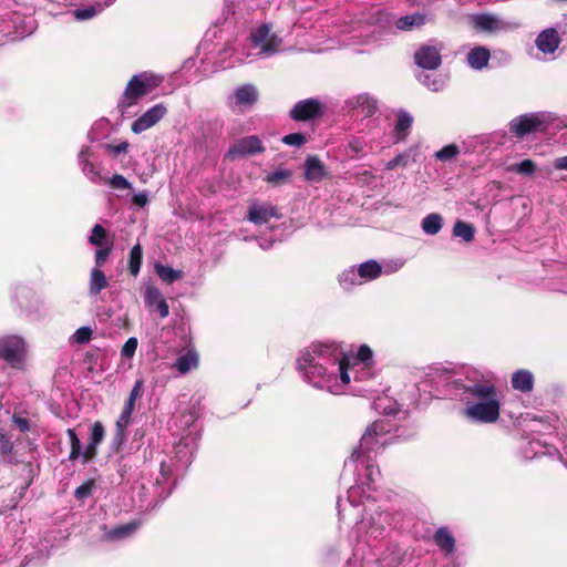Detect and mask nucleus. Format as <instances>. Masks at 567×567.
Here are the masks:
<instances>
[{"label": "nucleus", "instance_id": "nucleus-1", "mask_svg": "<svg viewBox=\"0 0 567 567\" xmlns=\"http://www.w3.org/2000/svg\"><path fill=\"white\" fill-rule=\"evenodd\" d=\"M163 79L148 73H141L133 75L123 92L122 97L117 103L121 113L137 104V102L156 89Z\"/></svg>", "mask_w": 567, "mask_h": 567}, {"label": "nucleus", "instance_id": "nucleus-2", "mask_svg": "<svg viewBox=\"0 0 567 567\" xmlns=\"http://www.w3.org/2000/svg\"><path fill=\"white\" fill-rule=\"evenodd\" d=\"M549 124L550 120L546 113H526L514 117L508 124V131L522 140L532 133L545 132Z\"/></svg>", "mask_w": 567, "mask_h": 567}, {"label": "nucleus", "instance_id": "nucleus-3", "mask_svg": "<svg viewBox=\"0 0 567 567\" xmlns=\"http://www.w3.org/2000/svg\"><path fill=\"white\" fill-rule=\"evenodd\" d=\"M27 354V346L22 338L7 336L0 338V360H4L14 369H22Z\"/></svg>", "mask_w": 567, "mask_h": 567}, {"label": "nucleus", "instance_id": "nucleus-4", "mask_svg": "<svg viewBox=\"0 0 567 567\" xmlns=\"http://www.w3.org/2000/svg\"><path fill=\"white\" fill-rule=\"evenodd\" d=\"M463 413L478 423H494L501 415V402L498 399L483 400L467 405Z\"/></svg>", "mask_w": 567, "mask_h": 567}, {"label": "nucleus", "instance_id": "nucleus-5", "mask_svg": "<svg viewBox=\"0 0 567 567\" xmlns=\"http://www.w3.org/2000/svg\"><path fill=\"white\" fill-rule=\"evenodd\" d=\"M271 23H262L250 32V40L255 47L261 49V52L272 54L277 52L281 44V39L271 32Z\"/></svg>", "mask_w": 567, "mask_h": 567}, {"label": "nucleus", "instance_id": "nucleus-6", "mask_svg": "<svg viewBox=\"0 0 567 567\" xmlns=\"http://www.w3.org/2000/svg\"><path fill=\"white\" fill-rule=\"evenodd\" d=\"M266 151L261 140L257 135H249L236 141L227 151L226 157L236 159L245 156L261 154Z\"/></svg>", "mask_w": 567, "mask_h": 567}, {"label": "nucleus", "instance_id": "nucleus-7", "mask_svg": "<svg viewBox=\"0 0 567 567\" xmlns=\"http://www.w3.org/2000/svg\"><path fill=\"white\" fill-rule=\"evenodd\" d=\"M392 430L393 424L389 420L380 419L374 421L367 427L365 432L361 436V449H363L365 452L373 451L379 443V439L391 433Z\"/></svg>", "mask_w": 567, "mask_h": 567}, {"label": "nucleus", "instance_id": "nucleus-8", "mask_svg": "<svg viewBox=\"0 0 567 567\" xmlns=\"http://www.w3.org/2000/svg\"><path fill=\"white\" fill-rule=\"evenodd\" d=\"M323 104L313 97L297 102L289 112L291 120L296 122H307L319 117L323 113Z\"/></svg>", "mask_w": 567, "mask_h": 567}, {"label": "nucleus", "instance_id": "nucleus-9", "mask_svg": "<svg viewBox=\"0 0 567 567\" xmlns=\"http://www.w3.org/2000/svg\"><path fill=\"white\" fill-rule=\"evenodd\" d=\"M166 114L167 107L163 103L155 104L132 123L131 130L141 134L156 125Z\"/></svg>", "mask_w": 567, "mask_h": 567}, {"label": "nucleus", "instance_id": "nucleus-10", "mask_svg": "<svg viewBox=\"0 0 567 567\" xmlns=\"http://www.w3.org/2000/svg\"><path fill=\"white\" fill-rule=\"evenodd\" d=\"M415 64L424 70H436L442 63L440 49L434 45L423 44L414 53Z\"/></svg>", "mask_w": 567, "mask_h": 567}, {"label": "nucleus", "instance_id": "nucleus-11", "mask_svg": "<svg viewBox=\"0 0 567 567\" xmlns=\"http://www.w3.org/2000/svg\"><path fill=\"white\" fill-rule=\"evenodd\" d=\"M278 208L272 204L252 205L248 209V219L255 225H265L271 218H280Z\"/></svg>", "mask_w": 567, "mask_h": 567}, {"label": "nucleus", "instance_id": "nucleus-12", "mask_svg": "<svg viewBox=\"0 0 567 567\" xmlns=\"http://www.w3.org/2000/svg\"><path fill=\"white\" fill-rule=\"evenodd\" d=\"M105 435V429L100 421L93 423L90 433V441L83 451V463H87L96 457L97 446L102 443Z\"/></svg>", "mask_w": 567, "mask_h": 567}, {"label": "nucleus", "instance_id": "nucleus-13", "mask_svg": "<svg viewBox=\"0 0 567 567\" xmlns=\"http://www.w3.org/2000/svg\"><path fill=\"white\" fill-rule=\"evenodd\" d=\"M145 303L150 308H154L161 318H166L169 315V307L163 297L162 292L156 287H147L145 291Z\"/></svg>", "mask_w": 567, "mask_h": 567}, {"label": "nucleus", "instance_id": "nucleus-14", "mask_svg": "<svg viewBox=\"0 0 567 567\" xmlns=\"http://www.w3.org/2000/svg\"><path fill=\"white\" fill-rule=\"evenodd\" d=\"M141 522L132 520L123 525H117L111 529H106V526H103L102 529L105 530L103 538L107 542H114L127 538L132 536L137 528L140 527Z\"/></svg>", "mask_w": 567, "mask_h": 567}, {"label": "nucleus", "instance_id": "nucleus-15", "mask_svg": "<svg viewBox=\"0 0 567 567\" xmlns=\"http://www.w3.org/2000/svg\"><path fill=\"white\" fill-rule=\"evenodd\" d=\"M473 27L478 31L495 32L503 29V22L494 14L478 13L472 17Z\"/></svg>", "mask_w": 567, "mask_h": 567}, {"label": "nucleus", "instance_id": "nucleus-16", "mask_svg": "<svg viewBox=\"0 0 567 567\" xmlns=\"http://www.w3.org/2000/svg\"><path fill=\"white\" fill-rule=\"evenodd\" d=\"M559 43L558 32L553 28L542 31L536 39V45L543 53H554Z\"/></svg>", "mask_w": 567, "mask_h": 567}, {"label": "nucleus", "instance_id": "nucleus-17", "mask_svg": "<svg viewBox=\"0 0 567 567\" xmlns=\"http://www.w3.org/2000/svg\"><path fill=\"white\" fill-rule=\"evenodd\" d=\"M327 175L326 167L316 155L308 156L305 162V178L310 182H320Z\"/></svg>", "mask_w": 567, "mask_h": 567}, {"label": "nucleus", "instance_id": "nucleus-18", "mask_svg": "<svg viewBox=\"0 0 567 567\" xmlns=\"http://www.w3.org/2000/svg\"><path fill=\"white\" fill-rule=\"evenodd\" d=\"M465 393H468L477 399L491 400L498 399L496 386L491 382H480L472 385L464 386Z\"/></svg>", "mask_w": 567, "mask_h": 567}, {"label": "nucleus", "instance_id": "nucleus-19", "mask_svg": "<svg viewBox=\"0 0 567 567\" xmlns=\"http://www.w3.org/2000/svg\"><path fill=\"white\" fill-rule=\"evenodd\" d=\"M236 104L240 106H252L258 100V92L251 84H244L236 89L234 93Z\"/></svg>", "mask_w": 567, "mask_h": 567}, {"label": "nucleus", "instance_id": "nucleus-20", "mask_svg": "<svg viewBox=\"0 0 567 567\" xmlns=\"http://www.w3.org/2000/svg\"><path fill=\"white\" fill-rule=\"evenodd\" d=\"M350 104L353 109H360L364 116H372L378 111V101L369 93L355 96Z\"/></svg>", "mask_w": 567, "mask_h": 567}, {"label": "nucleus", "instance_id": "nucleus-21", "mask_svg": "<svg viewBox=\"0 0 567 567\" xmlns=\"http://www.w3.org/2000/svg\"><path fill=\"white\" fill-rule=\"evenodd\" d=\"M512 386L515 390L527 393L534 389V375L528 370H518L512 377Z\"/></svg>", "mask_w": 567, "mask_h": 567}, {"label": "nucleus", "instance_id": "nucleus-22", "mask_svg": "<svg viewBox=\"0 0 567 567\" xmlns=\"http://www.w3.org/2000/svg\"><path fill=\"white\" fill-rule=\"evenodd\" d=\"M330 347L328 346H315L313 351L309 349H305L300 352L297 358V369L302 371L303 374L306 371L316 362L313 353L322 354L324 351H328Z\"/></svg>", "mask_w": 567, "mask_h": 567}, {"label": "nucleus", "instance_id": "nucleus-23", "mask_svg": "<svg viewBox=\"0 0 567 567\" xmlns=\"http://www.w3.org/2000/svg\"><path fill=\"white\" fill-rule=\"evenodd\" d=\"M491 58L489 50L485 47H476L467 53V63L475 70H482L488 64Z\"/></svg>", "mask_w": 567, "mask_h": 567}, {"label": "nucleus", "instance_id": "nucleus-24", "mask_svg": "<svg viewBox=\"0 0 567 567\" xmlns=\"http://www.w3.org/2000/svg\"><path fill=\"white\" fill-rule=\"evenodd\" d=\"M398 121L394 126V134L396 142H402L406 138L409 131L413 123V117L405 111H399Z\"/></svg>", "mask_w": 567, "mask_h": 567}, {"label": "nucleus", "instance_id": "nucleus-25", "mask_svg": "<svg viewBox=\"0 0 567 567\" xmlns=\"http://www.w3.org/2000/svg\"><path fill=\"white\" fill-rule=\"evenodd\" d=\"M89 243L95 247H105L114 245L113 238H111L106 229L101 224H95L89 236Z\"/></svg>", "mask_w": 567, "mask_h": 567}, {"label": "nucleus", "instance_id": "nucleus-26", "mask_svg": "<svg viewBox=\"0 0 567 567\" xmlns=\"http://www.w3.org/2000/svg\"><path fill=\"white\" fill-rule=\"evenodd\" d=\"M435 544L445 553L451 554L455 548V539L446 527H440L434 534Z\"/></svg>", "mask_w": 567, "mask_h": 567}, {"label": "nucleus", "instance_id": "nucleus-27", "mask_svg": "<svg viewBox=\"0 0 567 567\" xmlns=\"http://www.w3.org/2000/svg\"><path fill=\"white\" fill-rule=\"evenodd\" d=\"M382 272V267L377 260H369L361 264L358 275L363 281L377 279Z\"/></svg>", "mask_w": 567, "mask_h": 567}, {"label": "nucleus", "instance_id": "nucleus-28", "mask_svg": "<svg viewBox=\"0 0 567 567\" xmlns=\"http://www.w3.org/2000/svg\"><path fill=\"white\" fill-rule=\"evenodd\" d=\"M107 285L109 284L105 274L99 268L92 269L89 282L90 293L96 296L103 289H105Z\"/></svg>", "mask_w": 567, "mask_h": 567}, {"label": "nucleus", "instance_id": "nucleus-29", "mask_svg": "<svg viewBox=\"0 0 567 567\" xmlns=\"http://www.w3.org/2000/svg\"><path fill=\"white\" fill-rule=\"evenodd\" d=\"M426 23V16L423 13H413L401 17L396 21V28L400 30H411L414 27L419 28Z\"/></svg>", "mask_w": 567, "mask_h": 567}, {"label": "nucleus", "instance_id": "nucleus-30", "mask_svg": "<svg viewBox=\"0 0 567 567\" xmlns=\"http://www.w3.org/2000/svg\"><path fill=\"white\" fill-rule=\"evenodd\" d=\"M422 230L427 235H436L443 227V218L440 214L432 213L422 219Z\"/></svg>", "mask_w": 567, "mask_h": 567}, {"label": "nucleus", "instance_id": "nucleus-31", "mask_svg": "<svg viewBox=\"0 0 567 567\" xmlns=\"http://www.w3.org/2000/svg\"><path fill=\"white\" fill-rule=\"evenodd\" d=\"M143 260V248L140 244L132 247L128 256V271L133 277L140 274Z\"/></svg>", "mask_w": 567, "mask_h": 567}, {"label": "nucleus", "instance_id": "nucleus-32", "mask_svg": "<svg viewBox=\"0 0 567 567\" xmlns=\"http://www.w3.org/2000/svg\"><path fill=\"white\" fill-rule=\"evenodd\" d=\"M197 365V354L194 351H187L177 358L174 368L183 374L187 373L192 368Z\"/></svg>", "mask_w": 567, "mask_h": 567}, {"label": "nucleus", "instance_id": "nucleus-33", "mask_svg": "<svg viewBox=\"0 0 567 567\" xmlns=\"http://www.w3.org/2000/svg\"><path fill=\"white\" fill-rule=\"evenodd\" d=\"M453 236L462 238L466 243L474 240L475 228L472 224L457 220L453 226Z\"/></svg>", "mask_w": 567, "mask_h": 567}, {"label": "nucleus", "instance_id": "nucleus-34", "mask_svg": "<svg viewBox=\"0 0 567 567\" xmlns=\"http://www.w3.org/2000/svg\"><path fill=\"white\" fill-rule=\"evenodd\" d=\"M292 172L287 168L276 169L274 173L268 174L265 181L274 187H279L290 182Z\"/></svg>", "mask_w": 567, "mask_h": 567}, {"label": "nucleus", "instance_id": "nucleus-35", "mask_svg": "<svg viewBox=\"0 0 567 567\" xmlns=\"http://www.w3.org/2000/svg\"><path fill=\"white\" fill-rule=\"evenodd\" d=\"M155 271L157 276L166 284H173L183 277L182 270H175L172 267L162 264H155Z\"/></svg>", "mask_w": 567, "mask_h": 567}, {"label": "nucleus", "instance_id": "nucleus-36", "mask_svg": "<svg viewBox=\"0 0 567 567\" xmlns=\"http://www.w3.org/2000/svg\"><path fill=\"white\" fill-rule=\"evenodd\" d=\"M326 375L327 369L317 362H315L305 373V378L316 386L320 384L321 380L326 379Z\"/></svg>", "mask_w": 567, "mask_h": 567}, {"label": "nucleus", "instance_id": "nucleus-37", "mask_svg": "<svg viewBox=\"0 0 567 567\" xmlns=\"http://www.w3.org/2000/svg\"><path fill=\"white\" fill-rule=\"evenodd\" d=\"M536 163L532 159H524L519 163L511 165L507 169L511 172H515L520 175L532 176L536 172Z\"/></svg>", "mask_w": 567, "mask_h": 567}, {"label": "nucleus", "instance_id": "nucleus-38", "mask_svg": "<svg viewBox=\"0 0 567 567\" xmlns=\"http://www.w3.org/2000/svg\"><path fill=\"white\" fill-rule=\"evenodd\" d=\"M66 434L69 436L70 445H71L69 460L75 461L83 454V452L81 451V441L73 429H68Z\"/></svg>", "mask_w": 567, "mask_h": 567}, {"label": "nucleus", "instance_id": "nucleus-39", "mask_svg": "<svg viewBox=\"0 0 567 567\" xmlns=\"http://www.w3.org/2000/svg\"><path fill=\"white\" fill-rule=\"evenodd\" d=\"M458 153L460 148L456 144H449L437 151L434 156L437 161L446 162L455 158Z\"/></svg>", "mask_w": 567, "mask_h": 567}, {"label": "nucleus", "instance_id": "nucleus-40", "mask_svg": "<svg viewBox=\"0 0 567 567\" xmlns=\"http://www.w3.org/2000/svg\"><path fill=\"white\" fill-rule=\"evenodd\" d=\"M359 275H358V270L355 271L354 269H349V270H346L343 271L340 277H339V282L346 287V288H349L353 285H361L363 281L359 280Z\"/></svg>", "mask_w": 567, "mask_h": 567}, {"label": "nucleus", "instance_id": "nucleus-41", "mask_svg": "<svg viewBox=\"0 0 567 567\" xmlns=\"http://www.w3.org/2000/svg\"><path fill=\"white\" fill-rule=\"evenodd\" d=\"M93 488H94V481L87 480L74 491V497L78 501H83L92 494Z\"/></svg>", "mask_w": 567, "mask_h": 567}, {"label": "nucleus", "instance_id": "nucleus-42", "mask_svg": "<svg viewBox=\"0 0 567 567\" xmlns=\"http://www.w3.org/2000/svg\"><path fill=\"white\" fill-rule=\"evenodd\" d=\"M281 141L286 145L300 147L307 142V137L303 133H291L285 135Z\"/></svg>", "mask_w": 567, "mask_h": 567}, {"label": "nucleus", "instance_id": "nucleus-43", "mask_svg": "<svg viewBox=\"0 0 567 567\" xmlns=\"http://www.w3.org/2000/svg\"><path fill=\"white\" fill-rule=\"evenodd\" d=\"M113 250V245L111 246H105V247H100L96 251H95V265H96V268H101L104 266V264L106 262L109 256L111 255Z\"/></svg>", "mask_w": 567, "mask_h": 567}, {"label": "nucleus", "instance_id": "nucleus-44", "mask_svg": "<svg viewBox=\"0 0 567 567\" xmlns=\"http://www.w3.org/2000/svg\"><path fill=\"white\" fill-rule=\"evenodd\" d=\"M110 185L116 189H127L132 187L131 183L121 174H114L110 178Z\"/></svg>", "mask_w": 567, "mask_h": 567}, {"label": "nucleus", "instance_id": "nucleus-45", "mask_svg": "<svg viewBox=\"0 0 567 567\" xmlns=\"http://www.w3.org/2000/svg\"><path fill=\"white\" fill-rule=\"evenodd\" d=\"M91 337H92V329L89 327L79 328L73 336L75 342H78V343H86L91 340Z\"/></svg>", "mask_w": 567, "mask_h": 567}, {"label": "nucleus", "instance_id": "nucleus-46", "mask_svg": "<svg viewBox=\"0 0 567 567\" xmlns=\"http://www.w3.org/2000/svg\"><path fill=\"white\" fill-rule=\"evenodd\" d=\"M137 348V339L132 337L126 340L122 348V355L125 358H132Z\"/></svg>", "mask_w": 567, "mask_h": 567}, {"label": "nucleus", "instance_id": "nucleus-47", "mask_svg": "<svg viewBox=\"0 0 567 567\" xmlns=\"http://www.w3.org/2000/svg\"><path fill=\"white\" fill-rule=\"evenodd\" d=\"M409 161V156L405 154H398L391 161H389L385 165L386 169H394L399 166H406Z\"/></svg>", "mask_w": 567, "mask_h": 567}, {"label": "nucleus", "instance_id": "nucleus-48", "mask_svg": "<svg viewBox=\"0 0 567 567\" xmlns=\"http://www.w3.org/2000/svg\"><path fill=\"white\" fill-rule=\"evenodd\" d=\"M348 368H349V360L347 357H343L339 361V370H340V379L342 383L347 384L350 382V377L348 374Z\"/></svg>", "mask_w": 567, "mask_h": 567}, {"label": "nucleus", "instance_id": "nucleus-49", "mask_svg": "<svg viewBox=\"0 0 567 567\" xmlns=\"http://www.w3.org/2000/svg\"><path fill=\"white\" fill-rule=\"evenodd\" d=\"M357 358L359 361L367 363L369 360L372 359V350L369 346L362 344L360 346Z\"/></svg>", "mask_w": 567, "mask_h": 567}, {"label": "nucleus", "instance_id": "nucleus-50", "mask_svg": "<svg viewBox=\"0 0 567 567\" xmlns=\"http://www.w3.org/2000/svg\"><path fill=\"white\" fill-rule=\"evenodd\" d=\"M12 422L19 427L21 432L25 433L30 431V422L28 419L13 414Z\"/></svg>", "mask_w": 567, "mask_h": 567}, {"label": "nucleus", "instance_id": "nucleus-51", "mask_svg": "<svg viewBox=\"0 0 567 567\" xmlns=\"http://www.w3.org/2000/svg\"><path fill=\"white\" fill-rule=\"evenodd\" d=\"M143 385H144V381L142 379L136 380L133 389L131 390L128 399L136 401L138 398H141L142 393H143Z\"/></svg>", "mask_w": 567, "mask_h": 567}, {"label": "nucleus", "instance_id": "nucleus-52", "mask_svg": "<svg viewBox=\"0 0 567 567\" xmlns=\"http://www.w3.org/2000/svg\"><path fill=\"white\" fill-rule=\"evenodd\" d=\"M95 8L89 7L86 9H78L74 12V16L79 20H86L95 16Z\"/></svg>", "mask_w": 567, "mask_h": 567}, {"label": "nucleus", "instance_id": "nucleus-53", "mask_svg": "<svg viewBox=\"0 0 567 567\" xmlns=\"http://www.w3.org/2000/svg\"><path fill=\"white\" fill-rule=\"evenodd\" d=\"M124 442H125V432H123L121 430L120 431L115 430L113 439H112V444L114 446V450L116 452L120 451L122 445L124 444Z\"/></svg>", "mask_w": 567, "mask_h": 567}, {"label": "nucleus", "instance_id": "nucleus-54", "mask_svg": "<svg viewBox=\"0 0 567 567\" xmlns=\"http://www.w3.org/2000/svg\"><path fill=\"white\" fill-rule=\"evenodd\" d=\"M131 419H132L131 415L121 413L118 419L116 420L115 430H118V431L121 430V431L125 432L126 427L131 423Z\"/></svg>", "mask_w": 567, "mask_h": 567}, {"label": "nucleus", "instance_id": "nucleus-55", "mask_svg": "<svg viewBox=\"0 0 567 567\" xmlns=\"http://www.w3.org/2000/svg\"><path fill=\"white\" fill-rule=\"evenodd\" d=\"M107 148L114 154V155H118L121 153H126L127 152V148H128V143L127 142H122L117 145H107Z\"/></svg>", "mask_w": 567, "mask_h": 567}, {"label": "nucleus", "instance_id": "nucleus-56", "mask_svg": "<svg viewBox=\"0 0 567 567\" xmlns=\"http://www.w3.org/2000/svg\"><path fill=\"white\" fill-rule=\"evenodd\" d=\"M148 202L147 195L145 193H140L133 196L132 203L138 207H144Z\"/></svg>", "mask_w": 567, "mask_h": 567}, {"label": "nucleus", "instance_id": "nucleus-57", "mask_svg": "<svg viewBox=\"0 0 567 567\" xmlns=\"http://www.w3.org/2000/svg\"><path fill=\"white\" fill-rule=\"evenodd\" d=\"M0 443H1L0 449H1L2 453L9 454L12 452V449H13L12 443L4 435L0 436Z\"/></svg>", "mask_w": 567, "mask_h": 567}, {"label": "nucleus", "instance_id": "nucleus-58", "mask_svg": "<svg viewBox=\"0 0 567 567\" xmlns=\"http://www.w3.org/2000/svg\"><path fill=\"white\" fill-rule=\"evenodd\" d=\"M554 167L559 171H567V155L556 158L554 162Z\"/></svg>", "mask_w": 567, "mask_h": 567}, {"label": "nucleus", "instance_id": "nucleus-59", "mask_svg": "<svg viewBox=\"0 0 567 567\" xmlns=\"http://www.w3.org/2000/svg\"><path fill=\"white\" fill-rule=\"evenodd\" d=\"M134 409H135V401L127 399L121 413L132 416Z\"/></svg>", "mask_w": 567, "mask_h": 567}, {"label": "nucleus", "instance_id": "nucleus-60", "mask_svg": "<svg viewBox=\"0 0 567 567\" xmlns=\"http://www.w3.org/2000/svg\"><path fill=\"white\" fill-rule=\"evenodd\" d=\"M200 192L204 196H212L216 193V187L214 184H208L207 186L203 187Z\"/></svg>", "mask_w": 567, "mask_h": 567}, {"label": "nucleus", "instance_id": "nucleus-61", "mask_svg": "<svg viewBox=\"0 0 567 567\" xmlns=\"http://www.w3.org/2000/svg\"><path fill=\"white\" fill-rule=\"evenodd\" d=\"M363 452H365V451L363 449H361V446H359V449L353 450V452L351 453V458L353 461L359 460Z\"/></svg>", "mask_w": 567, "mask_h": 567}]
</instances>
